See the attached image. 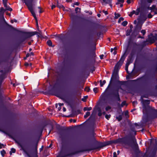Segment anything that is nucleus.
Segmentation results:
<instances>
[{
	"label": "nucleus",
	"instance_id": "nucleus-1",
	"mask_svg": "<svg viewBox=\"0 0 157 157\" xmlns=\"http://www.w3.org/2000/svg\"><path fill=\"white\" fill-rule=\"evenodd\" d=\"M17 142L21 147L25 155L29 157H38L37 144L31 148L29 146L24 145L21 141H17Z\"/></svg>",
	"mask_w": 157,
	"mask_h": 157
},
{
	"label": "nucleus",
	"instance_id": "nucleus-2",
	"mask_svg": "<svg viewBox=\"0 0 157 157\" xmlns=\"http://www.w3.org/2000/svg\"><path fill=\"white\" fill-rule=\"evenodd\" d=\"M125 54H124L121 57L119 61L117 63L115 66L114 67V71L116 72L115 73H114L113 75L112 76L111 80H110L109 83L107 88H108L109 87L110 85L111 84L112 82V79L113 78V76H114L115 77H116L117 75V71L119 68L121 67V66L122 65V64L123 62L124 61V59L125 58Z\"/></svg>",
	"mask_w": 157,
	"mask_h": 157
},
{
	"label": "nucleus",
	"instance_id": "nucleus-3",
	"mask_svg": "<svg viewBox=\"0 0 157 157\" xmlns=\"http://www.w3.org/2000/svg\"><path fill=\"white\" fill-rule=\"evenodd\" d=\"M24 2L27 6L31 12L32 15L33 16L35 19L36 20L37 18L33 9V5L32 4V2H30L27 0H24Z\"/></svg>",
	"mask_w": 157,
	"mask_h": 157
},
{
	"label": "nucleus",
	"instance_id": "nucleus-4",
	"mask_svg": "<svg viewBox=\"0 0 157 157\" xmlns=\"http://www.w3.org/2000/svg\"><path fill=\"white\" fill-rule=\"evenodd\" d=\"M147 19L146 15L144 14H141L139 17L137 19L138 24H142Z\"/></svg>",
	"mask_w": 157,
	"mask_h": 157
},
{
	"label": "nucleus",
	"instance_id": "nucleus-5",
	"mask_svg": "<svg viewBox=\"0 0 157 157\" xmlns=\"http://www.w3.org/2000/svg\"><path fill=\"white\" fill-rule=\"evenodd\" d=\"M128 145L131 147L136 148L138 147L137 144L136 142V140L135 138H133L132 140L128 143Z\"/></svg>",
	"mask_w": 157,
	"mask_h": 157
},
{
	"label": "nucleus",
	"instance_id": "nucleus-6",
	"mask_svg": "<svg viewBox=\"0 0 157 157\" xmlns=\"http://www.w3.org/2000/svg\"><path fill=\"white\" fill-rule=\"evenodd\" d=\"M36 34V32H27L25 33V35L23 38V40H25L27 38L35 35Z\"/></svg>",
	"mask_w": 157,
	"mask_h": 157
},
{
	"label": "nucleus",
	"instance_id": "nucleus-7",
	"mask_svg": "<svg viewBox=\"0 0 157 157\" xmlns=\"http://www.w3.org/2000/svg\"><path fill=\"white\" fill-rule=\"evenodd\" d=\"M152 113L154 118L157 117V110L155 109H152Z\"/></svg>",
	"mask_w": 157,
	"mask_h": 157
},
{
	"label": "nucleus",
	"instance_id": "nucleus-8",
	"mask_svg": "<svg viewBox=\"0 0 157 157\" xmlns=\"http://www.w3.org/2000/svg\"><path fill=\"white\" fill-rule=\"evenodd\" d=\"M5 75L2 74L0 76V85L1 84L4 79L5 78Z\"/></svg>",
	"mask_w": 157,
	"mask_h": 157
},
{
	"label": "nucleus",
	"instance_id": "nucleus-9",
	"mask_svg": "<svg viewBox=\"0 0 157 157\" xmlns=\"http://www.w3.org/2000/svg\"><path fill=\"white\" fill-rule=\"evenodd\" d=\"M142 24H138L136 27V29L137 30H140L141 29V26Z\"/></svg>",
	"mask_w": 157,
	"mask_h": 157
},
{
	"label": "nucleus",
	"instance_id": "nucleus-10",
	"mask_svg": "<svg viewBox=\"0 0 157 157\" xmlns=\"http://www.w3.org/2000/svg\"><path fill=\"white\" fill-rule=\"evenodd\" d=\"M92 109V108L91 107H84L83 109V110L84 111H90Z\"/></svg>",
	"mask_w": 157,
	"mask_h": 157
},
{
	"label": "nucleus",
	"instance_id": "nucleus-11",
	"mask_svg": "<svg viewBox=\"0 0 157 157\" xmlns=\"http://www.w3.org/2000/svg\"><path fill=\"white\" fill-rule=\"evenodd\" d=\"M106 83V81L105 80H104L102 82L101 81H100V85L101 87H102L103 85L105 84Z\"/></svg>",
	"mask_w": 157,
	"mask_h": 157
},
{
	"label": "nucleus",
	"instance_id": "nucleus-12",
	"mask_svg": "<svg viewBox=\"0 0 157 157\" xmlns=\"http://www.w3.org/2000/svg\"><path fill=\"white\" fill-rule=\"evenodd\" d=\"M132 12L133 14H135L136 15H138L139 14V10H137L136 11L133 10Z\"/></svg>",
	"mask_w": 157,
	"mask_h": 157
},
{
	"label": "nucleus",
	"instance_id": "nucleus-13",
	"mask_svg": "<svg viewBox=\"0 0 157 157\" xmlns=\"http://www.w3.org/2000/svg\"><path fill=\"white\" fill-rule=\"evenodd\" d=\"M81 9L80 8L78 7H76L75 9V11L76 13H80V12Z\"/></svg>",
	"mask_w": 157,
	"mask_h": 157
},
{
	"label": "nucleus",
	"instance_id": "nucleus-14",
	"mask_svg": "<svg viewBox=\"0 0 157 157\" xmlns=\"http://www.w3.org/2000/svg\"><path fill=\"white\" fill-rule=\"evenodd\" d=\"M110 144V143L109 142H106L103 143L101 145V146L103 147L105 146L106 145H108L109 144Z\"/></svg>",
	"mask_w": 157,
	"mask_h": 157
},
{
	"label": "nucleus",
	"instance_id": "nucleus-15",
	"mask_svg": "<svg viewBox=\"0 0 157 157\" xmlns=\"http://www.w3.org/2000/svg\"><path fill=\"white\" fill-rule=\"evenodd\" d=\"M90 115V113L89 112H86V114L84 116V117L86 118Z\"/></svg>",
	"mask_w": 157,
	"mask_h": 157
},
{
	"label": "nucleus",
	"instance_id": "nucleus-16",
	"mask_svg": "<svg viewBox=\"0 0 157 157\" xmlns=\"http://www.w3.org/2000/svg\"><path fill=\"white\" fill-rule=\"evenodd\" d=\"M120 14L119 13H115V18L116 19L118 18V17H120Z\"/></svg>",
	"mask_w": 157,
	"mask_h": 157
},
{
	"label": "nucleus",
	"instance_id": "nucleus-17",
	"mask_svg": "<svg viewBox=\"0 0 157 157\" xmlns=\"http://www.w3.org/2000/svg\"><path fill=\"white\" fill-rule=\"evenodd\" d=\"M114 95L116 97H117L118 100V101H120V98L119 97V95L118 94V90H117V93L116 94H115Z\"/></svg>",
	"mask_w": 157,
	"mask_h": 157
},
{
	"label": "nucleus",
	"instance_id": "nucleus-18",
	"mask_svg": "<svg viewBox=\"0 0 157 157\" xmlns=\"http://www.w3.org/2000/svg\"><path fill=\"white\" fill-rule=\"evenodd\" d=\"M47 44L49 46H52V43L51 40H48L47 42Z\"/></svg>",
	"mask_w": 157,
	"mask_h": 157
},
{
	"label": "nucleus",
	"instance_id": "nucleus-19",
	"mask_svg": "<svg viewBox=\"0 0 157 157\" xmlns=\"http://www.w3.org/2000/svg\"><path fill=\"white\" fill-rule=\"evenodd\" d=\"M128 24V22L126 21H124L122 23V25L124 26H126Z\"/></svg>",
	"mask_w": 157,
	"mask_h": 157
},
{
	"label": "nucleus",
	"instance_id": "nucleus-20",
	"mask_svg": "<svg viewBox=\"0 0 157 157\" xmlns=\"http://www.w3.org/2000/svg\"><path fill=\"white\" fill-rule=\"evenodd\" d=\"M15 149L13 148H12L10 152V153L11 154L12 153H14L15 152Z\"/></svg>",
	"mask_w": 157,
	"mask_h": 157
},
{
	"label": "nucleus",
	"instance_id": "nucleus-21",
	"mask_svg": "<svg viewBox=\"0 0 157 157\" xmlns=\"http://www.w3.org/2000/svg\"><path fill=\"white\" fill-rule=\"evenodd\" d=\"M149 40H151L152 41V42H154L155 40H156V37H155V36H154V37H153V39L152 40H151V38H149Z\"/></svg>",
	"mask_w": 157,
	"mask_h": 157
},
{
	"label": "nucleus",
	"instance_id": "nucleus-22",
	"mask_svg": "<svg viewBox=\"0 0 157 157\" xmlns=\"http://www.w3.org/2000/svg\"><path fill=\"white\" fill-rule=\"evenodd\" d=\"M144 103L147 104H148L150 103V101L148 100H145L144 101Z\"/></svg>",
	"mask_w": 157,
	"mask_h": 157
},
{
	"label": "nucleus",
	"instance_id": "nucleus-23",
	"mask_svg": "<svg viewBox=\"0 0 157 157\" xmlns=\"http://www.w3.org/2000/svg\"><path fill=\"white\" fill-rule=\"evenodd\" d=\"M3 3L4 4V6L6 7H7V4H6V0H3Z\"/></svg>",
	"mask_w": 157,
	"mask_h": 157
},
{
	"label": "nucleus",
	"instance_id": "nucleus-24",
	"mask_svg": "<svg viewBox=\"0 0 157 157\" xmlns=\"http://www.w3.org/2000/svg\"><path fill=\"white\" fill-rule=\"evenodd\" d=\"M1 155L2 156H3L6 153V152L5 151V150H2V151H1Z\"/></svg>",
	"mask_w": 157,
	"mask_h": 157
},
{
	"label": "nucleus",
	"instance_id": "nucleus-25",
	"mask_svg": "<svg viewBox=\"0 0 157 157\" xmlns=\"http://www.w3.org/2000/svg\"><path fill=\"white\" fill-rule=\"evenodd\" d=\"M57 6L59 7V8H63V6L61 5H59V2L58 1H57Z\"/></svg>",
	"mask_w": 157,
	"mask_h": 157
},
{
	"label": "nucleus",
	"instance_id": "nucleus-26",
	"mask_svg": "<svg viewBox=\"0 0 157 157\" xmlns=\"http://www.w3.org/2000/svg\"><path fill=\"white\" fill-rule=\"evenodd\" d=\"M129 64V63H127L126 64L125 70L127 71H128V66Z\"/></svg>",
	"mask_w": 157,
	"mask_h": 157
},
{
	"label": "nucleus",
	"instance_id": "nucleus-27",
	"mask_svg": "<svg viewBox=\"0 0 157 157\" xmlns=\"http://www.w3.org/2000/svg\"><path fill=\"white\" fill-rule=\"evenodd\" d=\"M124 20V19L123 17H121L119 19V20L118 21V22L119 23H120L121 21H122L123 20Z\"/></svg>",
	"mask_w": 157,
	"mask_h": 157
},
{
	"label": "nucleus",
	"instance_id": "nucleus-28",
	"mask_svg": "<svg viewBox=\"0 0 157 157\" xmlns=\"http://www.w3.org/2000/svg\"><path fill=\"white\" fill-rule=\"evenodd\" d=\"M102 113L101 112V109H99L98 110V115L99 116H101L102 115Z\"/></svg>",
	"mask_w": 157,
	"mask_h": 157
},
{
	"label": "nucleus",
	"instance_id": "nucleus-29",
	"mask_svg": "<svg viewBox=\"0 0 157 157\" xmlns=\"http://www.w3.org/2000/svg\"><path fill=\"white\" fill-rule=\"evenodd\" d=\"M110 117V115H106L105 117L107 119H109Z\"/></svg>",
	"mask_w": 157,
	"mask_h": 157
},
{
	"label": "nucleus",
	"instance_id": "nucleus-30",
	"mask_svg": "<svg viewBox=\"0 0 157 157\" xmlns=\"http://www.w3.org/2000/svg\"><path fill=\"white\" fill-rule=\"evenodd\" d=\"M126 105V102L125 101H124L123 102L121 105V107H123L124 105Z\"/></svg>",
	"mask_w": 157,
	"mask_h": 157
},
{
	"label": "nucleus",
	"instance_id": "nucleus-31",
	"mask_svg": "<svg viewBox=\"0 0 157 157\" xmlns=\"http://www.w3.org/2000/svg\"><path fill=\"white\" fill-rule=\"evenodd\" d=\"M141 33L143 34V35H144L146 33V31L145 30H142L141 31Z\"/></svg>",
	"mask_w": 157,
	"mask_h": 157
},
{
	"label": "nucleus",
	"instance_id": "nucleus-32",
	"mask_svg": "<svg viewBox=\"0 0 157 157\" xmlns=\"http://www.w3.org/2000/svg\"><path fill=\"white\" fill-rule=\"evenodd\" d=\"M98 88L97 87L94 88V89L93 90L94 93H96L98 91Z\"/></svg>",
	"mask_w": 157,
	"mask_h": 157
},
{
	"label": "nucleus",
	"instance_id": "nucleus-33",
	"mask_svg": "<svg viewBox=\"0 0 157 157\" xmlns=\"http://www.w3.org/2000/svg\"><path fill=\"white\" fill-rule=\"evenodd\" d=\"M85 90L87 92H89L90 90V89L89 87H86L85 88Z\"/></svg>",
	"mask_w": 157,
	"mask_h": 157
},
{
	"label": "nucleus",
	"instance_id": "nucleus-34",
	"mask_svg": "<svg viewBox=\"0 0 157 157\" xmlns=\"http://www.w3.org/2000/svg\"><path fill=\"white\" fill-rule=\"evenodd\" d=\"M111 107L109 106H107L105 108V110L106 111H108V110H109L111 109Z\"/></svg>",
	"mask_w": 157,
	"mask_h": 157
},
{
	"label": "nucleus",
	"instance_id": "nucleus-35",
	"mask_svg": "<svg viewBox=\"0 0 157 157\" xmlns=\"http://www.w3.org/2000/svg\"><path fill=\"white\" fill-rule=\"evenodd\" d=\"M87 98V96H86L84 97V98H83L82 99V101H85Z\"/></svg>",
	"mask_w": 157,
	"mask_h": 157
},
{
	"label": "nucleus",
	"instance_id": "nucleus-36",
	"mask_svg": "<svg viewBox=\"0 0 157 157\" xmlns=\"http://www.w3.org/2000/svg\"><path fill=\"white\" fill-rule=\"evenodd\" d=\"M117 118L118 119L119 121H120L122 119V117L121 116H119L118 117H117Z\"/></svg>",
	"mask_w": 157,
	"mask_h": 157
},
{
	"label": "nucleus",
	"instance_id": "nucleus-37",
	"mask_svg": "<svg viewBox=\"0 0 157 157\" xmlns=\"http://www.w3.org/2000/svg\"><path fill=\"white\" fill-rule=\"evenodd\" d=\"M6 8V10H9V11H11L12 10V9L10 7H7Z\"/></svg>",
	"mask_w": 157,
	"mask_h": 157
},
{
	"label": "nucleus",
	"instance_id": "nucleus-38",
	"mask_svg": "<svg viewBox=\"0 0 157 157\" xmlns=\"http://www.w3.org/2000/svg\"><path fill=\"white\" fill-rule=\"evenodd\" d=\"M62 99L65 102H67V101L66 98H64V97H63L62 98Z\"/></svg>",
	"mask_w": 157,
	"mask_h": 157
},
{
	"label": "nucleus",
	"instance_id": "nucleus-39",
	"mask_svg": "<svg viewBox=\"0 0 157 157\" xmlns=\"http://www.w3.org/2000/svg\"><path fill=\"white\" fill-rule=\"evenodd\" d=\"M79 5V2H77L74 3V5L78 6Z\"/></svg>",
	"mask_w": 157,
	"mask_h": 157
},
{
	"label": "nucleus",
	"instance_id": "nucleus-40",
	"mask_svg": "<svg viewBox=\"0 0 157 157\" xmlns=\"http://www.w3.org/2000/svg\"><path fill=\"white\" fill-rule=\"evenodd\" d=\"M113 157H117L116 153L115 152H114L113 153Z\"/></svg>",
	"mask_w": 157,
	"mask_h": 157
},
{
	"label": "nucleus",
	"instance_id": "nucleus-41",
	"mask_svg": "<svg viewBox=\"0 0 157 157\" xmlns=\"http://www.w3.org/2000/svg\"><path fill=\"white\" fill-rule=\"evenodd\" d=\"M4 145L3 144L0 143V148H2L4 147Z\"/></svg>",
	"mask_w": 157,
	"mask_h": 157
},
{
	"label": "nucleus",
	"instance_id": "nucleus-42",
	"mask_svg": "<svg viewBox=\"0 0 157 157\" xmlns=\"http://www.w3.org/2000/svg\"><path fill=\"white\" fill-rule=\"evenodd\" d=\"M132 1L133 0H127V2L128 4H130Z\"/></svg>",
	"mask_w": 157,
	"mask_h": 157
},
{
	"label": "nucleus",
	"instance_id": "nucleus-43",
	"mask_svg": "<svg viewBox=\"0 0 157 157\" xmlns=\"http://www.w3.org/2000/svg\"><path fill=\"white\" fill-rule=\"evenodd\" d=\"M70 121V122L73 121L74 123H75L76 122V120H75L71 119Z\"/></svg>",
	"mask_w": 157,
	"mask_h": 157
},
{
	"label": "nucleus",
	"instance_id": "nucleus-44",
	"mask_svg": "<svg viewBox=\"0 0 157 157\" xmlns=\"http://www.w3.org/2000/svg\"><path fill=\"white\" fill-rule=\"evenodd\" d=\"M103 12L105 14V15H107L108 14L107 11L103 10Z\"/></svg>",
	"mask_w": 157,
	"mask_h": 157
},
{
	"label": "nucleus",
	"instance_id": "nucleus-45",
	"mask_svg": "<svg viewBox=\"0 0 157 157\" xmlns=\"http://www.w3.org/2000/svg\"><path fill=\"white\" fill-rule=\"evenodd\" d=\"M118 2H120L121 3H123L124 2V0H118Z\"/></svg>",
	"mask_w": 157,
	"mask_h": 157
},
{
	"label": "nucleus",
	"instance_id": "nucleus-46",
	"mask_svg": "<svg viewBox=\"0 0 157 157\" xmlns=\"http://www.w3.org/2000/svg\"><path fill=\"white\" fill-rule=\"evenodd\" d=\"M152 17V15H151V14H148V17L149 18H151Z\"/></svg>",
	"mask_w": 157,
	"mask_h": 157
},
{
	"label": "nucleus",
	"instance_id": "nucleus-47",
	"mask_svg": "<svg viewBox=\"0 0 157 157\" xmlns=\"http://www.w3.org/2000/svg\"><path fill=\"white\" fill-rule=\"evenodd\" d=\"M38 8L39 9V12L40 13H42V11H41V8L40 7H38Z\"/></svg>",
	"mask_w": 157,
	"mask_h": 157
},
{
	"label": "nucleus",
	"instance_id": "nucleus-48",
	"mask_svg": "<svg viewBox=\"0 0 157 157\" xmlns=\"http://www.w3.org/2000/svg\"><path fill=\"white\" fill-rule=\"evenodd\" d=\"M55 7H56V6L53 5L52 6V7H51L52 9H53V8H55Z\"/></svg>",
	"mask_w": 157,
	"mask_h": 157
},
{
	"label": "nucleus",
	"instance_id": "nucleus-49",
	"mask_svg": "<svg viewBox=\"0 0 157 157\" xmlns=\"http://www.w3.org/2000/svg\"><path fill=\"white\" fill-rule=\"evenodd\" d=\"M153 0H147V2L148 3H151L152 2Z\"/></svg>",
	"mask_w": 157,
	"mask_h": 157
},
{
	"label": "nucleus",
	"instance_id": "nucleus-50",
	"mask_svg": "<svg viewBox=\"0 0 157 157\" xmlns=\"http://www.w3.org/2000/svg\"><path fill=\"white\" fill-rule=\"evenodd\" d=\"M100 58L101 59H103V57L104 56V55H102L100 56Z\"/></svg>",
	"mask_w": 157,
	"mask_h": 157
},
{
	"label": "nucleus",
	"instance_id": "nucleus-51",
	"mask_svg": "<svg viewBox=\"0 0 157 157\" xmlns=\"http://www.w3.org/2000/svg\"><path fill=\"white\" fill-rule=\"evenodd\" d=\"M132 131H133V132H135V134H136V131L135 130V129L132 128Z\"/></svg>",
	"mask_w": 157,
	"mask_h": 157
},
{
	"label": "nucleus",
	"instance_id": "nucleus-52",
	"mask_svg": "<svg viewBox=\"0 0 157 157\" xmlns=\"http://www.w3.org/2000/svg\"><path fill=\"white\" fill-rule=\"evenodd\" d=\"M133 14V13H132V12H131V13L129 14V16H130V17H132V15Z\"/></svg>",
	"mask_w": 157,
	"mask_h": 157
},
{
	"label": "nucleus",
	"instance_id": "nucleus-53",
	"mask_svg": "<svg viewBox=\"0 0 157 157\" xmlns=\"http://www.w3.org/2000/svg\"><path fill=\"white\" fill-rule=\"evenodd\" d=\"M43 146H42L41 147V148H40V151H42L43 149Z\"/></svg>",
	"mask_w": 157,
	"mask_h": 157
},
{
	"label": "nucleus",
	"instance_id": "nucleus-54",
	"mask_svg": "<svg viewBox=\"0 0 157 157\" xmlns=\"http://www.w3.org/2000/svg\"><path fill=\"white\" fill-rule=\"evenodd\" d=\"M58 104L60 106H61L63 105V103H59Z\"/></svg>",
	"mask_w": 157,
	"mask_h": 157
},
{
	"label": "nucleus",
	"instance_id": "nucleus-55",
	"mask_svg": "<svg viewBox=\"0 0 157 157\" xmlns=\"http://www.w3.org/2000/svg\"><path fill=\"white\" fill-rule=\"evenodd\" d=\"M132 103H133V105H135V104H136L137 103L136 101H134L132 102Z\"/></svg>",
	"mask_w": 157,
	"mask_h": 157
},
{
	"label": "nucleus",
	"instance_id": "nucleus-56",
	"mask_svg": "<svg viewBox=\"0 0 157 157\" xmlns=\"http://www.w3.org/2000/svg\"><path fill=\"white\" fill-rule=\"evenodd\" d=\"M66 109L65 107H63V110L64 112H65L66 111Z\"/></svg>",
	"mask_w": 157,
	"mask_h": 157
},
{
	"label": "nucleus",
	"instance_id": "nucleus-57",
	"mask_svg": "<svg viewBox=\"0 0 157 157\" xmlns=\"http://www.w3.org/2000/svg\"><path fill=\"white\" fill-rule=\"evenodd\" d=\"M130 32H127L126 33V36H128L130 35Z\"/></svg>",
	"mask_w": 157,
	"mask_h": 157
},
{
	"label": "nucleus",
	"instance_id": "nucleus-58",
	"mask_svg": "<svg viewBox=\"0 0 157 157\" xmlns=\"http://www.w3.org/2000/svg\"><path fill=\"white\" fill-rule=\"evenodd\" d=\"M66 1L67 2H71V0H67Z\"/></svg>",
	"mask_w": 157,
	"mask_h": 157
},
{
	"label": "nucleus",
	"instance_id": "nucleus-59",
	"mask_svg": "<svg viewBox=\"0 0 157 157\" xmlns=\"http://www.w3.org/2000/svg\"><path fill=\"white\" fill-rule=\"evenodd\" d=\"M117 153L118 155L120 153V151L119 150L117 151Z\"/></svg>",
	"mask_w": 157,
	"mask_h": 157
},
{
	"label": "nucleus",
	"instance_id": "nucleus-60",
	"mask_svg": "<svg viewBox=\"0 0 157 157\" xmlns=\"http://www.w3.org/2000/svg\"><path fill=\"white\" fill-rule=\"evenodd\" d=\"M136 20L135 21H134V23L135 24H136Z\"/></svg>",
	"mask_w": 157,
	"mask_h": 157
},
{
	"label": "nucleus",
	"instance_id": "nucleus-61",
	"mask_svg": "<svg viewBox=\"0 0 157 157\" xmlns=\"http://www.w3.org/2000/svg\"><path fill=\"white\" fill-rule=\"evenodd\" d=\"M130 28L131 29H132V25H131L130 26Z\"/></svg>",
	"mask_w": 157,
	"mask_h": 157
},
{
	"label": "nucleus",
	"instance_id": "nucleus-62",
	"mask_svg": "<svg viewBox=\"0 0 157 157\" xmlns=\"http://www.w3.org/2000/svg\"><path fill=\"white\" fill-rule=\"evenodd\" d=\"M30 55H31L33 56V52H31V53H30Z\"/></svg>",
	"mask_w": 157,
	"mask_h": 157
},
{
	"label": "nucleus",
	"instance_id": "nucleus-63",
	"mask_svg": "<svg viewBox=\"0 0 157 157\" xmlns=\"http://www.w3.org/2000/svg\"><path fill=\"white\" fill-rule=\"evenodd\" d=\"M113 48H111V52H112L113 51Z\"/></svg>",
	"mask_w": 157,
	"mask_h": 157
},
{
	"label": "nucleus",
	"instance_id": "nucleus-64",
	"mask_svg": "<svg viewBox=\"0 0 157 157\" xmlns=\"http://www.w3.org/2000/svg\"><path fill=\"white\" fill-rule=\"evenodd\" d=\"M29 56V54H27L26 55V56L27 57H28V56Z\"/></svg>",
	"mask_w": 157,
	"mask_h": 157
}]
</instances>
